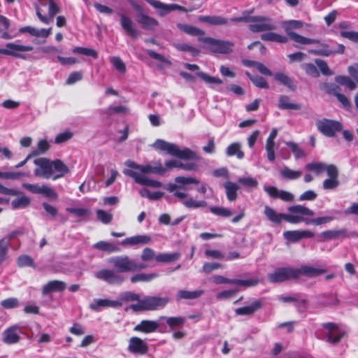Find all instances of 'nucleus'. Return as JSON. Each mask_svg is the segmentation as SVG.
I'll use <instances>...</instances> for the list:
<instances>
[{"instance_id": "56", "label": "nucleus", "mask_w": 358, "mask_h": 358, "mask_svg": "<svg viewBox=\"0 0 358 358\" xmlns=\"http://www.w3.org/2000/svg\"><path fill=\"white\" fill-rule=\"evenodd\" d=\"M286 144L293 152L296 159H299L305 156L304 151L301 148H299L296 143L289 141L287 142Z\"/></svg>"}, {"instance_id": "19", "label": "nucleus", "mask_w": 358, "mask_h": 358, "mask_svg": "<svg viewBox=\"0 0 358 358\" xmlns=\"http://www.w3.org/2000/svg\"><path fill=\"white\" fill-rule=\"evenodd\" d=\"M128 350L133 354L145 355L148 351V347L141 338L134 336L129 339Z\"/></svg>"}, {"instance_id": "53", "label": "nucleus", "mask_w": 358, "mask_h": 358, "mask_svg": "<svg viewBox=\"0 0 358 358\" xmlns=\"http://www.w3.org/2000/svg\"><path fill=\"white\" fill-rule=\"evenodd\" d=\"M176 48L180 51L189 52L194 57L198 56L200 53V50L198 48L186 43L176 44Z\"/></svg>"}, {"instance_id": "33", "label": "nucleus", "mask_w": 358, "mask_h": 358, "mask_svg": "<svg viewBox=\"0 0 358 358\" xmlns=\"http://www.w3.org/2000/svg\"><path fill=\"white\" fill-rule=\"evenodd\" d=\"M203 294V290L188 291L185 289H180L177 292L176 300L180 301L182 299H195L201 296Z\"/></svg>"}, {"instance_id": "6", "label": "nucleus", "mask_w": 358, "mask_h": 358, "mask_svg": "<svg viewBox=\"0 0 358 358\" xmlns=\"http://www.w3.org/2000/svg\"><path fill=\"white\" fill-rule=\"evenodd\" d=\"M170 301L168 296H146L142 298L139 303L131 304L130 308L135 312L156 310L165 308Z\"/></svg>"}, {"instance_id": "36", "label": "nucleus", "mask_w": 358, "mask_h": 358, "mask_svg": "<svg viewBox=\"0 0 358 358\" xmlns=\"http://www.w3.org/2000/svg\"><path fill=\"white\" fill-rule=\"evenodd\" d=\"M226 154L229 157L236 156L238 159L244 157V152L241 150V145L239 143L230 144L227 148Z\"/></svg>"}, {"instance_id": "18", "label": "nucleus", "mask_w": 358, "mask_h": 358, "mask_svg": "<svg viewBox=\"0 0 358 358\" xmlns=\"http://www.w3.org/2000/svg\"><path fill=\"white\" fill-rule=\"evenodd\" d=\"M347 229L345 228L340 229L327 230L322 231L319 235V242H325L330 240H334L338 238H344L349 237Z\"/></svg>"}, {"instance_id": "48", "label": "nucleus", "mask_w": 358, "mask_h": 358, "mask_svg": "<svg viewBox=\"0 0 358 358\" xmlns=\"http://www.w3.org/2000/svg\"><path fill=\"white\" fill-rule=\"evenodd\" d=\"M50 148V145L46 140H40L37 147L30 153L32 157L38 156L45 153Z\"/></svg>"}, {"instance_id": "51", "label": "nucleus", "mask_w": 358, "mask_h": 358, "mask_svg": "<svg viewBox=\"0 0 358 358\" xmlns=\"http://www.w3.org/2000/svg\"><path fill=\"white\" fill-rule=\"evenodd\" d=\"M275 29L274 24H251L250 26V29L253 32L270 31Z\"/></svg>"}, {"instance_id": "45", "label": "nucleus", "mask_w": 358, "mask_h": 358, "mask_svg": "<svg viewBox=\"0 0 358 358\" xmlns=\"http://www.w3.org/2000/svg\"><path fill=\"white\" fill-rule=\"evenodd\" d=\"M31 200L29 197L26 196H21L18 197L11 202L12 208L19 209V208H24L27 207L30 204Z\"/></svg>"}, {"instance_id": "41", "label": "nucleus", "mask_w": 358, "mask_h": 358, "mask_svg": "<svg viewBox=\"0 0 358 358\" xmlns=\"http://www.w3.org/2000/svg\"><path fill=\"white\" fill-rule=\"evenodd\" d=\"M180 257V253L178 252L173 253H162L155 257V259L159 262L169 263L178 260Z\"/></svg>"}, {"instance_id": "11", "label": "nucleus", "mask_w": 358, "mask_h": 358, "mask_svg": "<svg viewBox=\"0 0 358 358\" xmlns=\"http://www.w3.org/2000/svg\"><path fill=\"white\" fill-rule=\"evenodd\" d=\"M316 126L317 129L322 134L328 137H333L336 132H338L342 129V124L341 122L329 119L318 120L316 122Z\"/></svg>"}, {"instance_id": "22", "label": "nucleus", "mask_w": 358, "mask_h": 358, "mask_svg": "<svg viewBox=\"0 0 358 358\" xmlns=\"http://www.w3.org/2000/svg\"><path fill=\"white\" fill-rule=\"evenodd\" d=\"M122 306L120 301L110 300L108 299H95L90 304L89 307L91 310L97 311L100 308H118Z\"/></svg>"}, {"instance_id": "17", "label": "nucleus", "mask_w": 358, "mask_h": 358, "mask_svg": "<svg viewBox=\"0 0 358 358\" xmlns=\"http://www.w3.org/2000/svg\"><path fill=\"white\" fill-rule=\"evenodd\" d=\"M329 178L322 182V187L325 190L336 189L340 184L338 180V171L336 166H330L328 169Z\"/></svg>"}, {"instance_id": "21", "label": "nucleus", "mask_w": 358, "mask_h": 358, "mask_svg": "<svg viewBox=\"0 0 358 358\" xmlns=\"http://www.w3.org/2000/svg\"><path fill=\"white\" fill-rule=\"evenodd\" d=\"M283 236L290 242H297L303 238H313L315 234L309 230H293L285 231Z\"/></svg>"}, {"instance_id": "64", "label": "nucleus", "mask_w": 358, "mask_h": 358, "mask_svg": "<svg viewBox=\"0 0 358 358\" xmlns=\"http://www.w3.org/2000/svg\"><path fill=\"white\" fill-rule=\"evenodd\" d=\"M1 306L6 309H12L19 306L17 298H8L1 301Z\"/></svg>"}, {"instance_id": "24", "label": "nucleus", "mask_w": 358, "mask_h": 358, "mask_svg": "<svg viewBox=\"0 0 358 358\" xmlns=\"http://www.w3.org/2000/svg\"><path fill=\"white\" fill-rule=\"evenodd\" d=\"M20 32H25L27 31L29 33L31 36H36V38H42L43 40H38L35 39L34 42L35 43L39 44L44 43L45 38H46L51 33V29H36L31 27H22L20 29Z\"/></svg>"}, {"instance_id": "23", "label": "nucleus", "mask_w": 358, "mask_h": 358, "mask_svg": "<svg viewBox=\"0 0 358 358\" xmlns=\"http://www.w3.org/2000/svg\"><path fill=\"white\" fill-rule=\"evenodd\" d=\"M124 33L133 38L140 36L142 29H148L150 24H121Z\"/></svg>"}, {"instance_id": "14", "label": "nucleus", "mask_w": 358, "mask_h": 358, "mask_svg": "<svg viewBox=\"0 0 358 358\" xmlns=\"http://www.w3.org/2000/svg\"><path fill=\"white\" fill-rule=\"evenodd\" d=\"M123 173L135 180L138 184L148 186L153 188H159L163 187V184L157 180H152L146 176H142L140 173L131 170L124 169Z\"/></svg>"}, {"instance_id": "59", "label": "nucleus", "mask_w": 358, "mask_h": 358, "mask_svg": "<svg viewBox=\"0 0 358 358\" xmlns=\"http://www.w3.org/2000/svg\"><path fill=\"white\" fill-rule=\"evenodd\" d=\"M29 175L26 173L22 172H1L0 171V178L5 179H20L22 177H27Z\"/></svg>"}, {"instance_id": "46", "label": "nucleus", "mask_w": 358, "mask_h": 358, "mask_svg": "<svg viewBox=\"0 0 358 358\" xmlns=\"http://www.w3.org/2000/svg\"><path fill=\"white\" fill-rule=\"evenodd\" d=\"M158 276L157 273H138L131 278L133 283L137 282H149Z\"/></svg>"}, {"instance_id": "9", "label": "nucleus", "mask_w": 358, "mask_h": 358, "mask_svg": "<svg viewBox=\"0 0 358 358\" xmlns=\"http://www.w3.org/2000/svg\"><path fill=\"white\" fill-rule=\"evenodd\" d=\"M125 165L129 168L136 169L142 173H154L157 175H163L166 169L162 166L159 161L154 162L152 164L139 165L134 162L127 160Z\"/></svg>"}, {"instance_id": "42", "label": "nucleus", "mask_w": 358, "mask_h": 358, "mask_svg": "<svg viewBox=\"0 0 358 358\" xmlns=\"http://www.w3.org/2000/svg\"><path fill=\"white\" fill-rule=\"evenodd\" d=\"M139 194L142 197L147 198L152 201L159 200L164 194L162 192H151L146 188L141 189Z\"/></svg>"}, {"instance_id": "20", "label": "nucleus", "mask_w": 358, "mask_h": 358, "mask_svg": "<svg viewBox=\"0 0 358 358\" xmlns=\"http://www.w3.org/2000/svg\"><path fill=\"white\" fill-rule=\"evenodd\" d=\"M264 189L272 198H279L287 202L294 201V196L292 193L285 190H279L274 186H264Z\"/></svg>"}, {"instance_id": "5", "label": "nucleus", "mask_w": 358, "mask_h": 358, "mask_svg": "<svg viewBox=\"0 0 358 358\" xmlns=\"http://www.w3.org/2000/svg\"><path fill=\"white\" fill-rule=\"evenodd\" d=\"M152 147L157 150L166 152L167 154L185 160H198L199 156L187 148L180 149L179 147L174 143H169L162 139H157Z\"/></svg>"}, {"instance_id": "37", "label": "nucleus", "mask_w": 358, "mask_h": 358, "mask_svg": "<svg viewBox=\"0 0 358 358\" xmlns=\"http://www.w3.org/2000/svg\"><path fill=\"white\" fill-rule=\"evenodd\" d=\"M302 175L301 171H294L287 166H284L280 171V176L282 178L286 180H296Z\"/></svg>"}, {"instance_id": "50", "label": "nucleus", "mask_w": 358, "mask_h": 358, "mask_svg": "<svg viewBox=\"0 0 358 358\" xmlns=\"http://www.w3.org/2000/svg\"><path fill=\"white\" fill-rule=\"evenodd\" d=\"M238 182L243 186L249 189H255L258 186V182L252 177H241L238 178Z\"/></svg>"}, {"instance_id": "8", "label": "nucleus", "mask_w": 358, "mask_h": 358, "mask_svg": "<svg viewBox=\"0 0 358 358\" xmlns=\"http://www.w3.org/2000/svg\"><path fill=\"white\" fill-rule=\"evenodd\" d=\"M267 278L268 280L272 283H278L290 280H296L295 268H278L273 273H268Z\"/></svg>"}, {"instance_id": "7", "label": "nucleus", "mask_w": 358, "mask_h": 358, "mask_svg": "<svg viewBox=\"0 0 358 358\" xmlns=\"http://www.w3.org/2000/svg\"><path fill=\"white\" fill-rule=\"evenodd\" d=\"M287 210L289 213H287L285 217L287 222L290 224L304 222L308 225L310 217L315 215L313 210L302 205L289 206Z\"/></svg>"}, {"instance_id": "27", "label": "nucleus", "mask_w": 358, "mask_h": 358, "mask_svg": "<svg viewBox=\"0 0 358 358\" xmlns=\"http://www.w3.org/2000/svg\"><path fill=\"white\" fill-rule=\"evenodd\" d=\"M66 287L64 282L61 280H51L45 284L42 288V293L43 295H47L52 292H62Z\"/></svg>"}, {"instance_id": "3", "label": "nucleus", "mask_w": 358, "mask_h": 358, "mask_svg": "<svg viewBox=\"0 0 358 358\" xmlns=\"http://www.w3.org/2000/svg\"><path fill=\"white\" fill-rule=\"evenodd\" d=\"M179 29L193 36H198L199 41L203 42L206 48L212 52L227 54L232 52L234 43L229 41L215 39L210 37H203L204 31L191 24H178Z\"/></svg>"}, {"instance_id": "43", "label": "nucleus", "mask_w": 358, "mask_h": 358, "mask_svg": "<svg viewBox=\"0 0 358 358\" xmlns=\"http://www.w3.org/2000/svg\"><path fill=\"white\" fill-rule=\"evenodd\" d=\"M141 300V299L138 294L132 292H124L120 294L117 301H120L123 303L124 302L131 301H137V303H139Z\"/></svg>"}, {"instance_id": "12", "label": "nucleus", "mask_w": 358, "mask_h": 358, "mask_svg": "<svg viewBox=\"0 0 358 358\" xmlns=\"http://www.w3.org/2000/svg\"><path fill=\"white\" fill-rule=\"evenodd\" d=\"M32 50L33 48L31 46L24 45L15 43H8L6 45L5 48H0V54L10 55L22 59H26L27 58L22 53Z\"/></svg>"}, {"instance_id": "16", "label": "nucleus", "mask_w": 358, "mask_h": 358, "mask_svg": "<svg viewBox=\"0 0 358 358\" xmlns=\"http://www.w3.org/2000/svg\"><path fill=\"white\" fill-rule=\"evenodd\" d=\"M325 273V269L315 268L306 265H303L300 268H295L296 280L299 279L302 276L313 278Z\"/></svg>"}, {"instance_id": "49", "label": "nucleus", "mask_w": 358, "mask_h": 358, "mask_svg": "<svg viewBox=\"0 0 358 358\" xmlns=\"http://www.w3.org/2000/svg\"><path fill=\"white\" fill-rule=\"evenodd\" d=\"M72 52L75 54L90 56L94 59H96L98 57L97 52L92 48L76 47L72 50Z\"/></svg>"}, {"instance_id": "4", "label": "nucleus", "mask_w": 358, "mask_h": 358, "mask_svg": "<svg viewBox=\"0 0 358 358\" xmlns=\"http://www.w3.org/2000/svg\"><path fill=\"white\" fill-rule=\"evenodd\" d=\"M34 162L37 166L34 170L35 176L45 179L52 178L57 180L70 172L69 167L60 159L51 161L41 157L36 159Z\"/></svg>"}, {"instance_id": "44", "label": "nucleus", "mask_w": 358, "mask_h": 358, "mask_svg": "<svg viewBox=\"0 0 358 358\" xmlns=\"http://www.w3.org/2000/svg\"><path fill=\"white\" fill-rule=\"evenodd\" d=\"M162 320H165L166 323L171 328L176 327H180L183 325L186 321L185 318L183 317H164L162 316L160 317Z\"/></svg>"}, {"instance_id": "13", "label": "nucleus", "mask_w": 358, "mask_h": 358, "mask_svg": "<svg viewBox=\"0 0 358 358\" xmlns=\"http://www.w3.org/2000/svg\"><path fill=\"white\" fill-rule=\"evenodd\" d=\"M145 1L152 6L155 9L156 12L160 15H165L174 10H180L184 12H189L191 10L177 4H166L157 0H145Z\"/></svg>"}, {"instance_id": "28", "label": "nucleus", "mask_w": 358, "mask_h": 358, "mask_svg": "<svg viewBox=\"0 0 358 358\" xmlns=\"http://www.w3.org/2000/svg\"><path fill=\"white\" fill-rule=\"evenodd\" d=\"M159 324L157 321L143 320L134 327V331L143 333H152L159 328Z\"/></svg>"}, {"instance_id": "26", "label": "nucleus", "mask_w": 358, "mask_h": 358, "mask_svg": "<svg viewBox=\"0 0 358 358\" xmlns=\"http://www.w3.org/2000/svg\"><path fill=\"white\" fill-rule=\"evenodd\" d=\"M262 306V300H255L249 306L236 308L235 313L237 315H252L256 311L260 310Z\"/></svg>"}, {"instance_id": "54", "label": "nucleus", "mask_w": 358, "mask_h": 358, "mask_svg": "<svg viewBox=\"0 0 358 358\" xmlns=\"http://www.w3.org/2000/svg\"><path fill=\"white\" fill-rule=\"evenodd\" d=\"M210 210L214 215L223 217H228L232 215V212L229 209L224 207L212 206L210 208Z\"/></svg>"}, {"instance_id": "39", "label": "nucleus", "mask_w": 358, "mask_h": 358, "mask_svg": "<svg viewBox=\"0 0 358 358\" xmlns=\"http://www.w3.org/2000/svg\"><path fill=\"white\" fill-rule=\"evenodd\" d=\"M92 248L108 252H115L120 251V248L114 245L113 243L103 241L97 242L96 243L92 245Z\"/></svg>"}, {"instance_id": "2", "label": "nucleus", "mask_w": 358, "mask_h": 358, "mask_svg": "<svg viewBox=\"0 0 358 358\" xmlns=\"http://www.w3.org/2000/svg\"><path fill=\"white\" fill-rule=\"evenodd\" d=\"M176 183H169L164 187L169 192L173 194V196L178 198L182 204L187 208H199L207 206V202L202 200H196L192 196L185 192L178 189H187L185 185L189 184L197 185L199 180L192 177L178 176L175 178Z\"/></svg>"}, {"instance_id": "30", "label": "nucleus", "mask_w": 358, "mask_h": 358, "mask_svg": "<svg viewBox=\"0 0 358 358\" xmlns=\"http://www.w3.org/2000/svg\"><path fill=\"white\" fill-rule=\"evenodd\" d=\"M265 216L268 220L275 224H280L282 220L287 222V213H278L273 208L266 206L264 210Z\"/></svg>"}, {"instance_id": "62", "label": "nucleus", "mask_w": 358, "mask_h": 358, "mask_svg": "<svg viewBox=\"0 0 358 358\" xmlns=\"http://www.w3.org/2000/svg\"><path fill=\"white\" fill-rule=\"evenodd\" d=\"M128 112H129V109L127 107L123 106H110L108 107L105 110L106 114H107L108 115H112L115 113L125 114V113H127Z\"/></svg>"}, {"instance_id": "58", "label": "nucleus", "mask_w": 358, "mask_h": 358, "mask_svg": "<svg viewBox=\"0 0 358 358\" xmlns=\"http://www.w3.org/2000/svg\"><path fill=\"white\" fill-rule=\"evenodd\" d=\"M96 217L99 221L105 224H109L113 220L111 213L101 209L96 210Z\"/></svg>"}, {"instance_id": "29", "label": "nucleus", "mask_w": 358, "mask_h": 358, "mask_svg": "<svg viewBox=\"0 0 358 358\" xmlns=\"http://www.w3.org/2000/svg\"><path fill=\"white\" fill-rule=\"evenodd\" d=\"M339 302L336 294H324L319 296L318 305L322 307H331L338 305Z\"/></svg>"}, {"instance_id": "40", "label": "nucleus", "mask_w": 358, "mask_h": 358, "mask_svg": "<svg viewBox=\"0 0 358 358\" xmlns=\"http://www.w3.org/2000/svg\"><path fill=\"white\" fill-rule=\"evenodd\" d=\"M261 38L263 41H273L280 43H285L287 41V37L273 32L264 33L261 35Z\"/></svg>"}, {"instance_id": "52", "label": "nucleus", "mask_w": 358, "mask_h": 358, "mask_svg": "<svg viewBox=\"0 0 358 358\" xmlns=\"http://www.w3.org/2000/svg\"><path fill=\"white\" fill-rule=\"evenodd\" d=\"M336 81L341 85H345L350 90H354L356 88L355 83L348 76H337Z\"/></svg>"}, {"instance_id": "57", "label": "nucleus", "mask_w": 358, "mask_h": 358, "mask_svg": "<svg viewBox=\"0 0 358 358\" xmlns=\"http://www.w3.org/2000/svg\"><path fill=\"white\" fill-rule=\"evenodd\" d=\"M66 210L77 217H83L89 216L91 213L90 210L83 208H66Z\"/></svg>"}, {"instance_id": "47", "label": "nucleus", "mask_w": 358, "mask_h": 358, "mask_svg": "<svg viewBox=\"0 0 358 358\" xmlns=\"http://www.w3.org/2000/svg\"><path fill=\"white\" fill-rule=\"evenodd\" d=\"M17 264L19 267H31L35 268L36 264L34 262V259L29 255H22L17 257Z\"/></svg>"}, {"instance_id": "32", "label": "nucleus", "mask_w": 358, "mask_h": 358, "mask_svg": "<svg viewBox=\"0 0 358 358\" xmlns=\"http://www.w3.org/2000/svg\"><path fill=\"white\" fill-rule=\"evenodd\" d=\"M278 107L282 110H298L301 108L300 104L292 103L289 101V98L285 95H281L278 99Z\"/></svg>"}, {"instance_id": "34", "label": "nucleus", "mask_w": 358, "mask_h": 358, "mask_svg": "<svg viewBox=\"0 0 358 358\" xmlns=\"http://www.w3.org/2000/svg\"><path fill=\"white\" fill-rule=\"evenodd\" d=\"M151 241V238L150 236L147 235H137L134 236H131L129 238H125L122 243L125 245H145L148 243H150Z\"/></svg>"}, {"instance_id": "55", "label": "nucleus", "mask_w": 358, "mask_h": 358, "mask_svg": "<svg viewBox=\"0 0 358 358\" xmlns=\"http://www.w3.org/2000/svg\"><path fill=\"white\" fill-rule=\"evenodd\" d=\"M301 67L306 71V73L314 78H317L320 76V73L317 69V66L311 63H306L301 64Z\"/></svg>"}, {"instance_id": "31", "label": "nucleus", "mask_w": 358, "mask_h": 358, "mask_svg": "<svg viewBox=\"0 0 358 358\" xmlns=\"http://www.w3.org/2000/svg\"><path fill=\"white\" fill-rule=\"evenodd\" d=\"M227 199L234 201L237 199L239 186L233 182L227 181L223 184Z\"/></svg>"}, {"instance_id": "1", "label": "nucleus", "mask_w": 358, "mask_h": 358, "mask_svg": "<svg viewBox=\"0 0 358 358\" xmlns=\"http://www.w3.org/2000/svg\"><path fill=\"white\" fill-rule=\"evenodd\" d=\"M108 262L112 264L116 270L103 268L94 273L95 278L108 284L120 285L125 280V277L121 273L135 271V261L127 255L111 257Z\"/></svg>"}, {"instance_id": "15", "label": "nucleus", "mask_w": 358, "mask_h": 358, "mask_svg": "<svg viewBox=\"0 0 358 358\" xmlns=\"http://www.w3.org/2000/svg\"><path fill=\"white\" fill-rule=\"evenodd\" d=\"M286 26L284 27L285 31L292 40L296 43L301 44H312L318 43L319 41L316 39H311L303 37L301 35L296 34L292 31V29L300 28L302 24H285Z\"/></svg>"}, {"instance_id": "25", "label": "nucleus", "mask_w": 358, "mask_h": 358, "mask_svg": "<svg viewBox=\"0 0 358 358\" xmlns=\"http://www.w3.org/2000/svg\"><path fill=\"white\" fill-rule=\"evenodd\" d=\"M20 328L17 326H13L6 329L3 332V341L6 344H14L20 341Z\"/></svg>"}, {"instance_id": "60", "label": "nucleus", "mask_w": 358, "mask_h": 358, "mask_svg": "<svg viewBox=\"0 0 358 358\" xmlns=\"http://www.w3.org/2000/svg\"><path fill=\"white\" fill-rule=\"evenodd\" d=\"M196 75L206 83L222 84L223 83L221 79L210 76L201 71L196 72Z\"/></svg>"}, {"instance_id": "35", "label": "nucleus", "mask_w": 358, "mask_h": 358, "mask_svg": "<svg viewBox=\"0 0 358 358\" xmlns=\"http://www.w3.org/2000/svg\"><path fill=\"white\" fill-rule=\"evenodd\" d=\"M330 166H336L334 164H326L323 162H313L309 163L306 165V169L307 170L311 171L314 173H315L317 175H320L324 171L327 172V174L328 173V169Z\"/></svg>"}, {"instance_id": "63", "label": "nucleus", "mask_w": 358, "mask_h": 358, "mask_svg": "<svg viewBox=\"0 0 358 358\" xmlns=\"http://www.w3.org/2000/svg\"><path fill=\"white\" fill-rule=\"evenodd\" d=\"M110 62L113 66L121 73H124L126 71V66L124 63L119 57H113Z\"/></svg>"}, {"instance_id": "10", "label": "nucleus", "mask_w": 358, "mask_h": 358, "mask_svg": "<svg viewBox=\"0 0 358 358\" xmlns=\"http://www.w3.org/2000/svg\"><path fill=\"white\" fill-rule=\"evenodd\" d=\"M323 329L326 331V341L331 344H337L346 334L345 330L341 329L338 325L333 322L324 323Z\"/></svg>"}, {"instance_id": "38", "label": "nucleus", "mask_w": 358, "mask_h": 358, "mask_svg": "<svg viewBox=\"0 0 358 358\" xmlns=\"http://www.w3.org/2000/svg\"><path fill=\"white\" fill-rule=\"evenodd\" d=\"M275 80L287 87L291 90H295L296 85L294 84L292 80L286 74L283 73H276L274 74Z\"/></svg>"}, {"instance_id": "61", "label": "nucleus", "mask_w": 358, "mask_h": 358, "mask_svg": "<svg viewBox=\"0 0 358 358\" xmlns=\"http://www.w3.org/2000/svg\"><path fill=\"white\" fill-rule=\"evenodd\" d=\"M9 246L6 240H0V264L7 259Z\"/></svg>"}]
</instances>
